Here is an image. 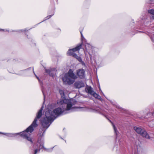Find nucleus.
Segmentation results:
<instances>
[{
	"label": "nucleus",
	"mask_w": 154,
	"mask_h": 154,
	"mask_svg": "<svg viewBox=\"0 0 154 154\" xmlns=\"http://www.w3.org/2000/svg\"><path fill=\"white\" fill-rule=\"evenodd\" d=\"M59 93L61 95L62 99L59 102H57V103L59 105H65L67 104V110H72L74 109V107H72V105L71 100L66 99L65 98V94L63 91L60 90Z\"/></svg>",
	"instance_id": "20e7f679"
},
{
	"label": "nucleus",
	"mask_w": 154,
	"mask_h": 154,
	"mask_svg": "<svg viewBox=\"0 0 154 154\" xmlns=\"http://www.w3.org/2000/svg\"><path fill=\"white\" fill-rule=\"evenodd\" d=\"M53 148H52L50 149H46L45 148V149L47 151L49 152H51V151H52V150L53 149Z\"/></svg>",
	"instance_id": "2eb2a0df"
},
{
	"label": "nucleus",
	"mask_w": 154,
	"mask_h": 154,
	"mask_svg": "<svg viewBox=\"0 0 154 154\" xmlns=\"http://www.w3.org/2000/svg\"><path fill=\"white\" fill-rule=\"evenodd\" d=\"M134 129L138 134H140L143 137L149 139L150 137L146 132L144 130L142 129L141 128L134 127Z\"/></svg>",
	"instance_id": "39448f33"
},
{
	"label": "nucleus",
	"mask_w": 154,
	"mask_h": 154,
	"mask_svg": "<svg viewBox=\"0 0 154 154\" xmlns=\"http://www.w3.org/2000/svg\"><path fill=\"white\" fill-rule=\"evenodd\" d=\"M76 88H79L84 86V83L82 82L78 81L76 82L74 84Z\"/></svg>",
	"instance_id": "9d476101"
},
{
	"label": "nucleus",
	"mask_w": 154,
	"mask_h": 154,
	"mask_svg": "<svg viewBox=\"0 0 154 154\" xmlns=\"http://www.w3.org/2000/svg\"><path fill=\"white\" fill-rule=\"evenodd\" d=\"M0 30H1V31H4V29H0Z\"/></svg>",
	"instance_id": "412c9836"
},
{
	"label": "nucleus",
	"mask_w": 154,
	"mask_h": 154,
	"mask_svg": "<svg viewBox=\"0 0 154 154\" xmlns=\"http://www.w3.org/2000/svg\"><path fill=\"white\" fill-rule=\"evenodd\" d=\"M82 44H80L79 45L76 46L74 48H73L72 49H70V51H73V52H75L79 50L82 47Z\"/></svg>",
	"instance_id": "9b49d317"
},
{
	"label": "nucleus",
	"mask_w": 154,
	"mask_h": 154,
	"mask_svg": "<svg viewBox=\"0 0 154 154\" xmlns=\"http://www.w3.org/2000/svg\"><path fill=\"white\" fill-rule=\"evenodd\" d=\"M45 72L49 74L50 76L54 77L57 71L55 68H50L49 69H45Z\"/></svg>",
	"instance_id": "6e6552de"
},
{
	"label": "nucleus",
	"mask_w": 154,
	"mask_h": 154,
	"mask_svg": "<svg viewBox=\"0 0 154 154\" xmlns=\"http://www.w3.org/2000/svg\"><path fill=\"white\" fill-rule=\"evenodd\" d=\"M108 120H109V122L112 124L113 127V129L115 131V133L116 134V135H117V133H118V131L116 128V127L113 124V122L110 120L108 119Z\"/></svg>",
	"instance_id": "f8f14e48"
},
{
	"label": "nucleus",
	"mask_w": 154,
	"mask_h": 154,
	"mask_svg": "<svg viewBox=\"0 0 154 154\" xmlns=\"http://www.w3.org/2000/svg\"><path fill=\"white\" fill-rule=\"evenodd\" d=\"M53 15H50L49 16H48L47 17V19H48L51 18Z\"/></svg>",
	"instance_id": "f3484780"
},
{
	"label": "nucleus",
	"mask_w": 154,
	"mask_h": 154,
	"mask_svg": "<svg viewBox=\"0 0 154 154\" xmlns=\"http://www.w3.org/2000/svg\"><path fill=\"white\" fill-rule=\"evenodd\" d=\"M149 13H150L152 16V18L154 19V10L151 9L148 11Z\"/></svg>",
	"instance_id": "ddd939ff"
},
{
	"label": "nucleus",
	"mask_w": 154,
	"mask_h": 154,
	"mask_svg": "<svg viewBox=\"0 0 154 154\" xmlns=\"http://www.w3.org/2000/svg\"><path fill=\"white\" fill-rule=\"evenodd\" d=\"M40 150V149H35V151H34V154H36L37 153L38 151H39Z\"/></svg>",
	"instance_id": "dca6fc26"
},
{
	"label": "nucleus",
	"mask_w": 154,
	"mask_h": 154,
	"mask_svg": "<svg viewBox=\"0 0 154 154\" xmlns=\"http://www.w3.org/2000/svg\"><path fill=\"white\" fill-rule=\"evenodd\" d=\"M86 90L88 94L93 96L95 98H97L98 99L101 100V97L94 92L93 91L92 88L91 86L87 87L86 88Z\"/></svg>",
	"instance_id": "423d86ee"
},
{
	"label": "nucleus",
	"mask_w": 154,
	"mask_h": 154,
	"mask_svg": "<svg viewBox=\"0 0 154 154\" xmlns=\"http://www.w3.org/2000/svg\"><path fill=\"white\" fill-rule=\"evenodd\" d=\"M67 54L69 55L72 56L77 59L79 61L81 60V58L79 57L73 51H70V49L69 50L67 53Z\"/></svg>",
	"instance_id": "1a4fd4ad"
},
{
	"label": "nucleus",
	"mask_w": 154,
	"mask_h": 154,
	"mask_svg": "<svg viewBox=\"0 0 154 154\" xmlns=\"http://www.w3.org/2000/svg\"><path fill=\"white\" fill-rule=\"evenodd\" d=\"M77 78L78 77L73 73V71L69 69L68 72L65 74L63 80L65 84L70 85L72 84Z\"/></svg>",
	"instance_id": "7ed1b4c3"
},
{
	"label": "nucleus",
	"mask_w": 154,
	"mask_h": 154,
	"mask_svg": "<svg viewBox=\"0 0 154 154\" xmlns=\"http://www.w3.org/2000/svg\"><path fill=\"white\" fill-rule=\"evenodd\" d=\"M51 120V121H50V122H49V123L48 124V125H50V124H51V123H50V124H49V123H50V122H52L54 121V120Z\"/></svg>",
	"instance_id": "aec40b11"
},
{
	"label": "nucleus",
	"mask_w": 154,
	"mask_h": 154,
	"mask_svg": "<svg viewBox=\"0 0 154 154\" xmlns=\"http://www.w3.org/2000/svg\"><path fill=\"white\" fill-rule=\"evenodd\" d=\"M82 31H80V33L81 34V37L82 38L83 37V35H82Z\"/></svg>",
	"instance_id": "6ab92c4d"
},
{
	"label": "nucleus",
	"mask_w": 154,
	"mask_h": 154,
	"mask_svg": "<svg viewBox=\"0 0 154 154\" xmlns=\"http://www.w3.org/2000/svg\"><path fill=\"white\" fill-rule=\"evenodd\" d=\"M77 75L81 79H83L85 76V71L83 69H79L76 71Z\"/></svg>",
	"instance_id": "0eeeda50"
},
{
	"label": "nucleus",
	"mask_w": 154,
	"mask_h": 154,
	"mask_svg": "<svg viewBox=\"0 0 154 154\" xmlns=\"http://www.w3.org/2000/svg\"><path fill=\"white\" fill-rule=\"evenodd\" d=\"M43 109L42 107L39 110L37 113L36 118L34 119L31 125L27 128L25 131L21 133H18L20 134V135L24 138L26 139L28 141L31 142L32 143L33 142L32 138L30 137L31 133L34 130V128H35L38 126V124L36 123L37 119H39L42 116V111Z\"/></svg>",
	"instance_id": "f03ea898"
},
{
	"label": "nucleus",
	"mask_w": 154,
	"mask_h": 154,
	"mask_svg": "<svg viewBox=\"0 0 154 154\" xmlns=\"http://www.w3.org/2000/svg\"><path fill=\"white\" fill-rule=\"evenodd\" d=\"M33 72L34 73V74L35 75V76H36V78H37V79H38V80H39V79L38 77H37V76L35 74V72H34V70H33Z\"/></svg>",
	"instance_id": "a211bd4d"
},
{
	"label": "nucleus",
	"mask_w": 154,
	"mask_h": 154,
	"mask_svg": "<svg viewBox=\"0 0 154 154\" xmlns=\"http://www.w3.org/2000/svg\"><path fill=\"white\" fill-rule=\"evenodd\" d=\"M39 147L40 148V149H42V148H43L44 149H45V148L44 147L43 144L42 143L40 144Z\"/></svg>",
	"instance_id": "4468645a"
},
{
	"label": "nucleus",
	"mask_w": 154,
	"mask_h": 154,
	"mask_svg": "<svg viewBox=\"0 0 154 154\" xmlns=\"http://www.w3.org/2000/svg\"><path fill=\"white\" fill-rule=\"evenodd\" d=\"M62 109L60 107H58L53 110V111L48 110L45 112V115L46 117L43 118L41 120V123L43 128L40 129L39 131L38 135L40 137L44 136L45 132L49 126L48 125L50 121L54 120L55 118V115H60L63 113L67 110V104L62 105Z\"/></svg>",
	"instance_id": "f257e3e1"
},
{
	"label": "nucleus",
	"mask_w": 154,
	"mask_h": 154,
	"mask_svg": "<svg viewBox=\"0 0 154 154\" xmlns=\"http://www.w3.org/2000/svg\"><path fill=\"white\" fill-rule=\"evenodd\" d=\"M42 93H43V94L44 95V92H43V91H42Z\"/></svg>",
	"instance_id": "4be33fe9"
}]
</instances>
